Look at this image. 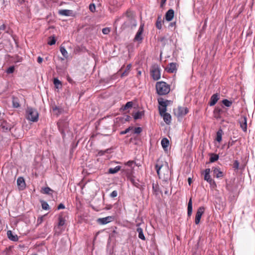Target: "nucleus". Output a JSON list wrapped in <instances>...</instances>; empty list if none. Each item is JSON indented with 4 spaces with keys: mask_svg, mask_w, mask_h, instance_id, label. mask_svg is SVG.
I'll list each match as a JSON object with an SVG mask.
<instances>
[{
    "mask_svg": "<svg viewBox=\"0 0 255 255\" xmlns=\"http://www.w3.org/2000/svg\"><path fill=\"white\" fill-rule=\"evenodd\" d=\"M166 70L168 73H174L177 70L176 69V64L175 63H170L167 67L166 68Z\"/></svg>",
    "mask_w": 255,
    "mask_h": 255,
    "instance_id": "obj_15",
    "label": "nucleus"
},
{
    "mask_svg": "<svg viewBox=\"0 0 255 255\" xmlns=\"http://www.w3.org/2000/svg\"><path fill=\"white\" fill-rule=\"evenodd\" d=\"M43 61V58L40 56L38 57L37 58V62L39 64L41 63Z\"/></svg>",
    "mask_w": 255,
    "mask_h": 255,
    "instance_id": "obj_52",
    "label": "nucleus"
},
{
    "mask_svg": "<svg viewBox=\"0 0 255 255\" xmlns=\"http://www.w3.org/2000/svg\"><path fill=\"white\" fill-rule=\"evenodd\" d=\"M89 9L92 12H94L96 11V6L94 3H91L89 5Z\"/></svg>",
    "mask_w": 255,
    "mask_h": 255,
    "instance_id": "obj_42",
    "label": "nucleus"
},
{
    "mask_svg": "<svg viewBox=\"0 0 255 255\" xmlns=\"http://www.w3.org/2000/svg\"><path fill=\"white\" fill-rule=\"evenodd\" d=\"M162 20L161 16H158L156 22V27L158 29H161L162 28Z\"/></svg>",
    "mask_w": 255,
    "mask_h": 255,
    "instance_id": "obj_27",
    "label": "nucleus"
},
{
    "mask_svg": "<svg viewBox=\"0 0 255 255\" xmlns=\"http://www.w3.org/2000/svg\"><path fill=\"white\" fill-rule=\"evenodd\" d=\"M141 74V72L140 71H138V72H137V74L138 75H140Z\"/></svg>",
    "mask_w": 255,
    "mask_h": 255,
    "instance_id": "obj_59",
    "label": "nucleus"
},
{
    "mask_svg": "<svg viewBox=\"0 0 255 255\" xmlns=\"http://www.w3.org/2000/svg\"><path fill=\"white\" fill-rule=\"evenodd\" d=\"M219 99V96L217 93L213 94L211 97L210 101L209 102V105L210 106H213L215 105Z\"/></svg>",
    "mask_w": 255,
    "mask_h": 255,
    "instance_id": "obj_16",
    "label": "nucleus"
},
{
    "mask_svg": "<svg viewBox=\"0 0 255 255\" xmlns=\"http://www.w3.org/2000/svg\"><path fill=\"white\" fill-rule=\"evenodd\" d=\"M150 72L151 76L154 80H158L160 78V71L158 66H153L152 67Z\"/></svg>",
    "mask_w": 255,
    "mask_h": 255,
    "instance_id": "obj_6",
    "label": "nucleus"
},
{
    "mask_svg": "<svg viewBox=\"0 0 255 255\" xmlns=\"http://www.w3.org/2000/svg\"><path fill=\"white\" fill-rule=\"evenodd\" d=\"M161 145L164 150H166L169 145V140L166 138H163L161 141Z\"/></svg>",
    "mask_w": 255,
    "mask_h": 255,
    "instance_id": "obj_23",
    "label": "nucleus"
},
{
    "mask_svg": "<svg viewBox=\"0 0 255 255\" xmlns=\"http://www.w3.org/2000/svg\"><path fill=\"white\" fill-rule=\"evenodd\" d=\"M188 181L189 184H190L191 182V179L190 178H189L188 179Z\"/></svg>",
    "mask_w": 255,
    "mask_h": 255,
    "instance_id": "obj_58",
    "label": "nucleus"
},
{
    "mask_svg": "<svg viewBox=\"0 0 255 255\" xmlns=\"http://www.w3.org/2000/svg\"><path fill=\"white\" fill-rule=\"evenodd\" d=\"M13 106L15 108H17L19 106V105L18 103H14L13 102Z\"/></svg>",
    "mask_w": 255,
    "mask_h": 255,
    "instance_id": "obj_53",
    "label": "nucleus"
},
{
    "mask_svg": "<svg viewBox=\"0 0 255 255\" xmlns=\"http://www.w3.org/2000/svg\"><path fill=\"white\" fill-rule=\"evenodd\" d=\"M192 199L190 198L188 203L187 207V215L188 216L190 217L192 215Z\"/></svg>",
    "mask_w": 255,
    "mask_h": 255,
    "instance_id": "obj_21",
    "label": "nucleus"
},
{
    "mask_svg": "<svg viewBox=\"0 0 255 255\" xmlns=\"http://www.w3.org/2000/svg\"><path fill=\"white\" fill-rule=\"evenodd\" d=\"M59 13L61 15L70 16L73 13V11L69 9H62L59 11Z\"/></svg>",
    "mask_w": 255,
    "mask_h": 255,
    "instance_id": "obj_19",
    "label": "nucleus"
},
{
    "mask_svg": "<svg viewBox=\"0 0 255 255\" xmlns=\"http://www.w3.org/2000/svg\"><path fill=\"white\" fill-rule=\"evenodd\" d=\"M205 211V208L204 207H200L196 212V216H195V223L196 225H198L200 221L201 217L204 213Z\"/></svg>",
    "mask_w": 255,
    "mask_h": 255,
    "instance_id": "obj_8",
    "label": "nucleus"
},
{
    "mask_svg": "<svg viewBox=\"0 0 255 255\" xmlns=\"http://www.w3.org/2000/svg\"><path fill=\"white\" fill-rule=\"evenodd\" d=\"M167 0H162V2H165Z\"/></svg>",
    "mask_w": 255,
    "mask_h": 255,
    "instance_id": "obj_61",
    "label": "nucleus"
},
{
    "mask_svg": "<svg viewBox=\"0 0 255 255\" xmlns=\"http://www.w3.org/2000/svg\"><path fill=\"white\" fill-rule=\"evenodd\" d=\"M213 172L214 176L217 178H222L224 176L223 172L222 171H221L219 167H213Z\"/></svg>",
    "mask_w": 255,
    "mask_h": 255,
    "instance_id": "obj_12",
    "label": "nucleus"
},
{
    "mask_svg": "<svg viewBox=\"0 0 255 255\" xmlns=\"http://www.w3.org/2000/svg\"><path fill=\"white\" fill-rule=\"evenodd\" d=\"M121 167L120 166H117L115 168H110L109 169L108 173L110 174H115L117 173L120 170Z\"/></svg>",
    "mask_w": 255,
    "mask_h": 255,
    "instance_id": "obj_26",
    "label": "nucleus"
},
{
    "mask_svg": "<svg viewBox=\"0 0 255 255\" xmlns=\"http://www.w3.org/2000/svg\"><path fill=\"white\" fill-rule=\"evenodd\" d=\"M43 193L46 194H51L53 190L48 187L42 189Z\"/></svg>",
    "mask_w": 255,
    "mask_h": 255,
    "instance_id": "obj_33",
    "label": "nucleus"
},
{
    "mask_svg": "<svg viewBox=\"0 0 255 255\" xmlns=\"http://www.w3.org/2000/svg\"><path fill=\"white\" fill-rule=\"evenodd\" d=\"M155 87L156 92L159 95H165L170 91V85L163 81L157 82Z\"/></svg>",
    "mask_w": 255,
    "mask_h": 255,
    "instance_id": "obj_2",
    "label": "nucleus"
},
{
    "mask_svg": "<svg viewBox=\"0 0 255 255\" xmlns=\"http://www.w3.org/2000/svg\"><path fill=\"white\" fill-rule=\"evenodd\" d=\"M53 83H54L55 87L57 89H58L59 87H61V85H62L61 82L57 78L54 79Z\"/></svg>",
    "mask_w": 255,
    "mask_h": 255,
    "instance_id": "obj_31",
    "label": "nucleus"
},
{
    "mask_svg": "<svg viewBox=\"0 0 255 255\" xmlns=\"http://www.w3.org/2000/svg\"><path fill=\"white\" fill-rule=\"evenodd\" d=\"M64 208H65V206L62 203L58 205V208H57V209L58 210L62 209H64Z\"/></svg>",
    "mask_w": 255,
    "mask_h": 255,
    "instance_id": "obj_51",
    "label": "nucleus"
},
{
    "mask_svg": "<svg viewBox=\"0 0 255 255\" xmlns=\"http://www.w3.org/2000/svg\"><path fill=\"white\" fill-rule=\"evenodd\" d=\"M60 50L62 55L66 58L68 57V52L64 47L60 46Z\"/></svg>",
    "mask_w": 255,
    "mask_h": 255,
    "instance_id": "obj_30",
    "label": "nucleus"
},
{
    "mask_svg": "<svg viewBox=\"0 0 255 255\" xmlns=\"http://www.w3.org/2000/svg\"><path fill=\"white\" fill-rule=\"evenodd\" d=\"M142 131V128L140 127L135 128H134V133L139 134Z\"/></svg>",
    "mask_w": 255,
    "mask_h": 255,
    "instance_id": "obj_44",
    "label": "nucleus"
},
{
    "mask_svg": "<svg viewBox=\"0 0 255 255\" xmlns=\"http://www.w3.org/2000/svg\"><path fill=\"white\" fill-rule=\"evenodd\" d=\"M41 206L43 209L47 210L49 209V206L48 204L45 201H42L41 203Z\"/></svg>",
    "mask_w": 255,
    "mask_h": 255,
    "instance_id": "obj_38",
    "label": "nucleus"
},
{
    "mask_svg": "<svg viewBox=\"0 0 255 255\" xmlns=\"http://www.w3.org/2000/svg\"><path fill=\"white\" fill-rule=\"evenodd\" d=\"M223 104L227 107H230L232 105V102L227 99H224L222 101Z\"/></svg>",
    "mask_w": 255,
    "mask_h": 255,
    "instance_id": "obj_37",
    "label": "nucleus"
},
{
    "mask_svg": "<svg viewBox=\"0 0 255 255\" xmlns=\"http://www.w3.org/2000/svg\"><path fill=\"white\" fill-rule=\"evenodd\" d=\"M188 113V109L186 107H179L176 115L178 118H182Z\"/></svg>",
    "mask_w": 255,
    "mask_h": 255,
    "instance_id": "obj_10",
    "label": "nucleus"
},
{
    "mask_svg": "<svg viewBox=\"0 0 255 255\" xmlns=\"http://www.w3.org/2000/svg\"><path fill=\"white\" fill-rule=\"evenodd\" d=\"M106 152V151H100L99 152V154L100 155H103Z\"/></svg>",
    "mask_w": 255,
    "mask_h": 255,
    "instance_id": "obj_55",
    "label": "nucleus"
},
{
    "mask_svg": "<svg viewBox=\"0 0 255 255\" xmlns=\"http://www.w3.org/2000/svg\"><path fill=\"white\" fill-rule=\"evenodd\" d=\"M159 105L160 106L159 107V111L161 116H162L164 114H166V107L167 106L166 104V101H163L162 99H159L158 100Z\"/></svg>",
    "mask_w": 255,
    "mask_h": 255,
    "instance_id": "obj_7",
    "label": "nucleus"
},
{
    "mask_svg": "<svg viewBox=\"0 0 255 255\" xmlns=\"http://www.w3.org/2000/svg\"><path fill=\"white\" fill-rule=\"evenodd\" d=\"M26 118L31 122H36L38 120L39 114L35 109L28 107L26 109Z\"/></svg>",
    "mask_w": 255,
    "mask_h": 255,
    "instance_id": "obj_3",
    "label": "nucleus"
},
{
    "mask_svg": "<svg viewBox=\"0 0 255 255\" xmlns=\"http://www.w3.org/2000/svg\"><path fill=\"white\" fill-rule=\"evenodd\" d=\"M124 19L125 21L122 26L124 28L128 27H135L136 22L133 17V13L129 10H128L123 15L117 18L115 20V23H117L121 19Z\"/></svg>",
    "mask_w": 255,
    "mask_h": 255,
    "instance_id": "obj_1",
    "label": "nucleus"
},
{
    "mask_svg": "<svg viewBox=\"0 0 255 255\" xmlns=\"http://www.w3.org/2000/svg\"><path fill=\"white\" fill-rule=\"evenodd\" d=\"M131 67V65L130 64H128L127 66V67H126V70H125V71L122 74L121 76L122 77H124V76H127L128 75L129 71H130Z\"/></svg>",
    "mask_w": 255,
    "mask_h": 255,
    "instance_id": "obj_28",
    "label": "nucleus"
},
{
    "mask_svg": "<svg viewBox=\"0 0 255 255\" xmlns=\"http://www.w3.org/2000/svg\"><path fill=\"white\" fill-rule=\"evenodd\" d=\"M56 43V39L54 36L50 37L49 38V40L47 42L48 44L50 45H54Z\"/></svg>",
    "mask_w": 255,
    "mask_h": 255,
    "instance_id": "obj_36",
    "label": "nucleus"
},
{
    "mask_svg": "<svg viewBox=\"0 0 255 255\" xmlns=\"http://www.w3.org/2000/svg\"><path fill=\"white\" fill-rule=\"evenodd\" d=\"M14 67L13 66H10L6 71L7 74H11L14 72Z\"/></svg>",
    "mask_w": 255,
    "mask_h": 255,
    "instance_id": "obj_41",
    "label": "nucleus"
},
{
    "mask_svg": "<svg viewBox=\"0 0 255 255\" xmlns=\"http://www.w3.org/2000/svg\"><path fill=\"white\" fill-rule=\"evenodd\" d=\"M37 255V254H35V255Z\"/></svg>",
    "mask_w": 255,
    "mask_h": 255,
    "instance_id": "obj_62",
    "label": "nucleus"
},
{
    "mask_svg": "<svg viewBox=\"0 0 255 255\" xmlns=\"http://www.w3.org/2000/svg\"><path fill=\"white\" fill-rule=\"evenodd\" d=\"M110 32V28L109 27L104 28L102 29V32L104 34H108Z\"/></svg>",
    "mask_w": 255,
    "mask_h": 255,
    "instance_id": "obj_43",
    "label": "nucleus"
},
{
    "mask_svg": "<svg viewBox=\"0 0 255 255\" xmlns=\"http://www.w3.org/2000/svg\"><path fill=\"white\" fill-rule=\"evenodd\" d=\"M130 181L133 186L138 189H141L142 187V183L138 179H135L134 177H131L130 178Z\"/></svg>",
    "mask_w": 255,
    "mask_h": 255,
    "instance_id": "obj_14",
    "label": "nucleus"
},
{
    "mask_svg": "<svg viewBox=\"0 0 255 255\" xmlns=\"http://www.w3.org/2000/svg\"><path fill=\"white\" fill-rule=\"evenodd\" d=\"M125 164L131 168H133L135 166V162L133 160H129L126 162Z\"/></svg>",
    "mask_w": 255,
    "mask_h": 255,
    "instance_id": "obj_35",
    "label": "nucleus"
},
{
    "mask_svg": "<svg viewBox=\"0 0 255 255\" xmlns=\"http://www.w3.org/2000/svg\"><path fill=\"white\" fill-rule=\"evenodd\" d=\"M155 169L159 177L160 178V176L162 174L163 175L168 174L169 172L168 163H166L165 164L157 163L155 165Z\"/></svg>",
    "mask_w": 255,
    "mask_h": 255,
    "instance_id": "obj_4",
    "label": "nucleus"
},
{
    "mask_svg": "<svg viewBox=\"0 0 255 255\" xmlns=\"http://www.w3.org/2000/svg\"><path fill=\"white\" fill-rule=\"evenodd\" d=\"M114 220V217L113 216H107L105 218H99L97 219V222L101 225H105L113 221Z\"/></svg>",
    "mask_w": 255,
    "mask_h": 255,
    "instance_id": "obj_9",
    "label": "nucleus"
},
{
    "mask_svg": "<svg viewBox=\"0 0 255 255\" xmlns=\"http://www.w3.org/2000/svg\"><path fill=\"white\" fill-rule=\"evenodd\" d=\"M143 28L144 24H141L133 40L134 41H137L139 43H141L143 39V37L142 36Z\"/></svg>",
    "mask_w": 255,
    "mask_h": 255,
    "instance_id": "obj_5",
    "label": "nucleus"
},
{
    "mask_svg": "<svg viewBox=\"0 0 255 255\" xmlns=\"http://www.w3.org/2000/svg\"><path fill=\"white\" fill-rule=\"evenodd\" d=\"M240 127L244 132L247 130V118L244 116L240 120Z\"/></svg>",
    "mask_w": 255,
    "mask_h": 255,
    "instance_id": "obj_11",
    "label": "nucleus"
},
{
    "mask_svg": "<svg viewBox=\"0 0 255 255\" xmlns=\"http://www.w3.org/2000/svg\"><path fill=\"white\" fill-rule=\"evenodd\" d=\"M58 226H63L65 224V219L61 215H60L58 218Z\"/></svg>",
    "mask_w": 255,
    "mask_h": 255,
    "instance_id": "obj_29",
    "label": "nucleus"
},
{
    "mask_svg": "<svg viewBox=\"0 0 255 255\" xmlns=\"http://www.w3.org/2000/svg\"><path fill=\"white\" fill-rule=\"evenodd\" d=\"M133 105V103L132 102H128L126 103V104L124 107V110H126L130 108H131Z\"/></svg>",
    "mask_w": 255,
    "mask_h": 255,
    "instance_id": "obj_39",
    "label": "nucleus"
},
{
    "mask_svg": "<svg viewBox=\"0 0 255 255\" xmlns=\"http://www.w3.org/2000/svg\"><path fill=\"white\" fill-rule=\"evenodd\" d=\"M133 129L132 127H128L126 129L121 132V134H125L128 132L131 129Z\"/></svg>",
    "mask_w": 255,
    "mask_h": 255,
    "instance_id": "obj_45",
    "label": "nucleus"
},
{
    "mask_svg": "<svg viewBox=\"0 0 255 255\" xmlns=\"http://www.w3.org/2000/svg\"><path fill=\"white\" fill-rule=\"evenodd\" d=\"M174 12L172 9H169L165 14V19L167 21H171L174 16Z\"/></svg>",
    "mask_w": 255,
    "mask_h": 255,
    "instance_id": "obj_18",
    "label": "nucleus"
},
{
    "mask_svg": "<svg viewBox=\"0 0 255 255\" xmlns=\"http://www.w3.org/2000/svg\"><path fill=\"white\" fill-rule=\"evenodd\" d=\"M234 168L236 169H238L239 166V162L238 160H235L233 164Z\"/></svg>",
    "mask_w": 255,
    "mask_h": 255,
    "instance_id": "obj_46",
    "label": "nucleus"
},
{
    "mask_svg": "<svg viewBox=\"0 0 255 255\" xmlns=\"http://www.w3.org/2000/svg\"><path fill=\"white\" fill-rule=\"evenodd\" d=\"M44 216H41L38 218L37 222L38 224H40L43 221Z\"/></svg>",
    "mask_w": 255,
    "mask_h": 255,
    "instance_id": "obj_47",
    "label": "nucleus"
},
{
    "mask_svg": "<svg viewBox=\"0 0 255 255\" xmlns=\"http://www.w3.org/2000/svg\"><path fill=\"white\" fill-rule=\"evenodd\" d=\"M157 188H158L157 185H155L154 183H153V184H152V189H153V191L154 192H157Z\"/></svg>",
    "mask_w": 255,
    "mask_h": 255,
    "instance_id": "obj_49",
    "label": "nucleus"
},
{
    "mask_svg": "<svg viewBox=\"0 0 255 255\" xmlns=\"http://www.w3.org/2000/svg\"><path fill=\"white\" fill-rule=\"evenodd\" d=\"M143 115L142 112H137L135 113L133 115V118L135 120L141 119L142 116Z\"/></svg>",
    "mask_w": 255,
    "mask_h": 255,
    "instance_id": "obj_32",
    "label": "nucleus"
},
{
    "mask_svg": "<svg viewBox=\"0 0 255 255\" xmlns=\"http://www.w3.org/2000/svg\"><path fill=\"white\" fill-rule=\"evenodd\" d=\"M174 24H175V23H170V25H171V26H173Z\"/></svg>",
    "mask_w": 255,
    "mask_h": 255,
    "instance_id": "obj_60",
    "label": "nucleus"
},
{
    "mask_svg": "<svg viewBox=\"0 0 255 255\" xmlns=\"http://www.w3.org/2000/svg\"><path fill=\"white\" fill-rule=\"evenodd\" d=\"M219 159V155L217 154H212L211 156L210 157V162H214L217 161Z\"/></svg>",
    "mask_w": 255,
    "mask_h": 255,
    "instance_id": "obj_34",
    "label": "nucleus"
},
{
    "mask_svg": "<svg viewBox=\"0 0 255 255\" xmlns=\"http://www.w3.org/2000/svg\"><path fill=\"white\" fill-rule=\"evenodd\" d=\"M17 184L19 190H23L25 187V183L24 178L22 177H18L17 179Z\"/></svg>",
    "mask_w": 255,
    "mask_h": 255,
    "instance_id": "obj_13",
    "label": "nucleus"
},
{
    "mask_svg": "<svg viewBox=\"0 0 255 255\" xmlns=\"http://www.w3.org/2000/svg\"><path fill=\"white\" fill-rule=\"evenodd\" d=\"M136 232L138 234V238L139 239H140L141 240L144 241L145 240V238L144 236L142 229L141 228L138 227L136 229Z\"/></svg>",
    "mask_w": 255,
    "mask_h": 255,
    "instance_id": "obj_24",
    "label": "nucleus"
},
{
    "mask_svg": "<svg viewBox=\"0 0 255 255\" xmlns=\"http://www.w3.org/2000/svg\"><path fill=\"white\" fill-rule=\"evenodd\" d=\"M223 130L221 129H219L216 133V140L220 142L222 139Z\"/></svg>",
    "mask_w": 255,
    "mask_h": 255,
    "instance_id": "obj_25",
    "label": "nucleus"
},
{
    "mask_svg": "<svg viewBox=\"0 0 255 255\" xmlns=\"http://www.w3.org/2000/svg\"><path fill=\"white\" fill-rule=\"evenodd\" d=\"M164 121L167 124H169L171 122V117L168 113L164 114L162 116Z\"/></svg>",
    "mask_w": 255,
    "mask_h": 255,
    "instance_id": "obj_22",
    "label": "nucleus"
},
{
    "mask_svg": "<svg viewBox=\"0 0 255 255\" xmlns=\"http://www.w3.org/2000/svg\"><path fill=\"white\" fill-rule=\"evenodd\" d=\"M234 141H233L232 143L229 142L228 145V148H229L230 146H232L233 144Z\"/></svg>",
    "mask_w": 255,
    "mask_h": 255,
    "instance_id": "obj_56",
    "label": "nucleus"
},
{
    "mask_svg": "<svg viewBox=\"0 0 255 255\" xmlns=\"http://www.w3.org/2000/svg\"><path fill=\"white\" fill-rule=\"evenodd\" d=\"M1 128H2L3 131H4L9 130L10 129V128H9L8 127H5V126L3 124L1 125Z\"/></svg>",
    "mask_w": 255,
    "mask_h": 255,
    "instance_id": "obj_50",
    "label": "nucleus"
},
{
    "mask_svg": "<svg viewBox=\"0 0 255 255\" xmlns=\"http://www.w3.org/2000/svg\"><path fill=\"white\" fill-rule=\"evenodd\" d=\"M210 185V187L211 188H213V189H214L216 187V182H215V181L213 180V179H211L210 180L209 182H208Z\"/></svg>",
    "mask_w": 255,
    "mask_h": 255,
    "instance_id": "obj_40",
    "label": "nucleus"
},
{
    "mask_svg": "<svg viewBox=\"0 0 255 255\" xmlns=\"http://www.w3.org/2000/svg\"><path fill=\"white\" fill-rule=\"evenodd\" d=\"M130 118V116H127L126 118V121H128Z\"/></svg>",
    "mask_w": 255,
    "mask_h": 255,
    "instance_id": "obj_57",
    "label": "nucleus"
},
{
    "mask_svg": "<svg viewBox=\"0 0 255 255\" xmlns=\"http://www.w3.org/2000/svg\"><path fill=\"white\" fill-rule=\"evenodd\" d=\"M118 195V192L117 191L114 190L110 194V196L112 198H114L117 197Z\"/></svg>",
    "mask_w": 255,
    "mask_h": 255,
    "instance_id": "obj_48",
    "label": "nucleus"
},
{
    "mask_svg": "<svg viewBox=\"0 0 255 255\" xmlns=\"http://www.w3.org/2000/svg\"><path fill=\"white\" fill-rule=\"evenodd\" d=\"M5 28V25L4 24H2L0 26V30H4Z\"/></svg>",
    "mask_w": 255,
    "mask_h": 255,
    "instance_id": "obj_54",
    "label": "nucleus"
},
{
    "mask_svg": "<svg viewBox=\"0 0 255 255\" xmlns=\"http://www.w3.org/2000/svg\"><path fill=\"white\" fill-rule=\"evenodd\" d=\"M7 238L11 241L16 242L18 240V238L16 235L13 234L12 232L10 230L7 231Z\"/></svg>",
    "mask_w": 255,
    "mask_h": 255,
    "instance_id": "obj_17",
    "label": "nucleus"
},
{
    "mask_svg": "<svg viewBox=\"0 0 255 255\" xmlns=\"http://www.w3.org/2000/svg\"><path fill=\"white\" fill-rule=\"evenodd\" d=\"M205 174H204V180L209 182L210 180L212 179L210 175L211 170L210 168H207L205 170Z\"/></svg>",
    "mask_w": 255,
    "mask_h": 255,
    "instance_id": "obj_20",
    "label": "nucleus"
}]
</instances>
